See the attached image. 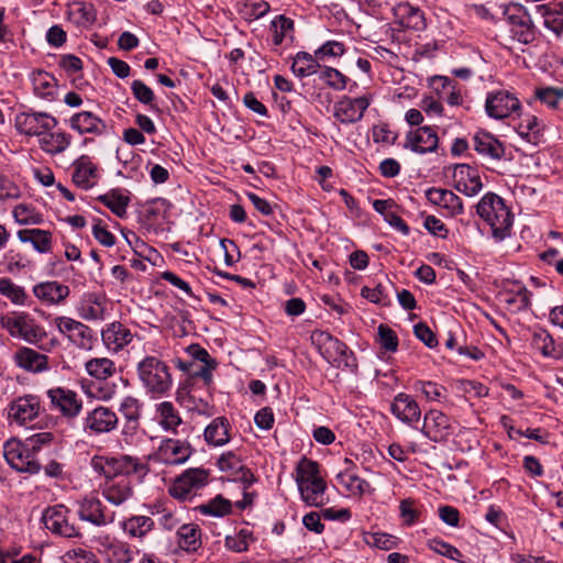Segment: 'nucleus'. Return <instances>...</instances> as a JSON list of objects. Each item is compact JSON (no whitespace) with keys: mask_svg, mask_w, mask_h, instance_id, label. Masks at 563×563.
<instances>
[{"mask_svg":"<svg viewBox=\"0 0 563 563\" xmlns=\"http://www.w3.org/2000/svg\"><path fill=\"white\" fill-rule=\"evenodd\" d=\"M295 481L306 505L320 507L325 504L327 484L319 474L317 462L302 457L296 466Z\"/></svg>","mask_w":563,"mask_h":563,"instance_id":"nucleus-1","label":"nucleus"},{"mask_svg":"<svg viewBox=\"0 0 563 563\" xmlns=\"http://www.w3.org/2000/svg\"><path fill=\"white\" fill-rule=\"evenodd\" d=\"M476 208L477 214L492 228L493 236L497 241L509 235L512 214L501 197L488 192L482 197Z\"/></svg>","mask_w":563,"mask_h":563,"instance_id":"nucleus-2","label":"nucleus"},{"mask_svg":"<svg viewBox=\"0 0 563 563\" xmlns=\"http://www.w3.org/2000/svg\"><path fill=\"white\" fill-rule=\"evenodd\" d=\"M142 386L152 397L166 395L173 386L169 366L156 356H146L136 366Z\"/></svg>","mask_w":563,"mask_h":563,"instance_id":"nucleus-3","label":"nucleus"},{"mask_svg":"<svg viewBox=\"0 0 563 563\" xmlns=\"http://www.w3.org/2000/svg\"><path fill=\"white\" fill-rule=\"evenodd\" d=\"M0 325L16 339L30 344L38 343L44 336V329L25 312L8 313L0 318Z\"/></svg>","mask_w":563,"mask_h":563,"instance_id":"nucleus-4","label":"nucleus"},{"mask_svg":"<svg viewBox=\"0 0 563 563\" xmlns=\"http://www.w3.org/2000/svg\"><path fill=\"white\" fill-rule=\"evenodd\" d=\"M312 342L318 346L324 360L336 366H355V358L347 346L324 331H314L311 334Z\"/></svg>","mask_w":563,"mask_h":563,"instance_id":"nucleus-5","label":"nucleus"},{"mask_svg":"<svg viewBox=\"0 0 563 563\" xmlns=\"http://www.w3.org/2000/svg\"><path fill=\"white\" fill-rule=\"evenodd\" d=\"M3 456L8 464L18 472L36 474L41 465L26 442L10 439L3 444Z\"/></svg>","mask_w":563,"mask_h":563,"instance_id":"nucleus-6","label":"nucleus"},{"mask_svg":"<svg viewBox=\"0 0 563 563\" xmlns=\"http://www.w3.org/2000/svg\"><path fill=\"white\" fill-rule=\"evenodd\" d=\"M521 110V101L511 91L499 89L489 91L485 99V112L494 120H505L511 118L512 114L519 113Z\"/></svg>","mask_w":563,"mask_h":563,"instance_id":"nucleus-7","label":"nucleus"},{"mask_svg":"<svg viewBox=\"0 0 563 563\" xmlns=\"http://www.w3.org/2000/svg\"><path fill=\"white\" fill-rule=\"evenodd\" d=\"M58 331L81 350H91L96 342L95 332L88 325L69 317H57L54 320Z\"/></svg>","mask_w":563,"mask_h":563,"instance_id":"nucleus-8","label":"nucleus"},{"mask_svg":"<svg viewBox=\"0 0 563 563\" xmlns=\"http://www.w3.org/2000/svg\"><path fill=\"white\" fill-rule=\"evenodd\" d=\"M192 454V448L188 442L178 439H165L150 460L165 465H179L189 460Z\"/></svg>","mask_w":563,"mask_h":563,"instance_id":"nucleus-9","label":"nucleus"},{"mask_svg":"<svg viewBox=\"0 0 563 563\" xmlns=\"http://www.w3.org/2000/svg\"><path fill=\"white\" fill-rule=\"evenodd\" d=\"M57 125L58 120L47 112H23L15 118V126L20 133L37 136L38 140Z\"/></svg>","mask_w":563,"mask_h":563,"instance_id":"nucleus-10","label":"nucleus"},{"mask_svg":"<svg viewBox=\"0 0 563 563\" xmlns=\"http://www.w3.org/2000/svg\"><path fill=\"white\" fill-rule=\"evenodd\" d=\"M78 518L96 527H106L114 522L115 512L109 511L96 496H86L78 501Z\"/></svg>","mask_w":563,"mask_h":563,"instance_id":"nucleus-11","label":"nucleus"},{"mask_svg":"<svg viewBox=\"0 0 563 563\" xmlns=\"http://www.w3.org/2000/svg\"><path fill=\"white\" fill-rule=\"evenodd\" d=\"M209 472L202 467L186 470L169 488L173 497L185 500L207 485Z\"/></svg>","mask_w":563,"mask_h":563,"instance_id":"nucleus-12","label":"nucleus"},{"mask_svg":"<svg viewBox=\"0 0 563 563\" xmlns=\"http://www.w3.org/2000/svg\"><path fill=\"white\" fill-rule=\"evenodd\" d=\"M97 551L104 563H131L133 552L129 543L109 534L96 539Z\"/></svg>","mask_w":563,"mask_h":563,"instance_id":"nucleus-13","label":"nucleus"},{"mask_svg":"<svg viewBox=\"0 0 563 563\" xmlns=\"http://www.w3.org/2000/svg\"><path fill=\"white\" fill-rule=\"evenodd\" d=\"M41 401L36 396L26 395L12 400L8 408L9 423L19 427L25 426L38 417Z\"/></svg>","mask_w":563,"mask_h":563,"instance_id":"nucleus-14","label":"nucleus"},{"mask_svg":"<svg viewBox=\"0 0 563 563\" xmlns=\"http://www.w3.org/2000/svg\"><path fill=\"white\" fill-rule=\"evenodd\" d=\"M68 509L63 505H55L45 509L42 520L46 529L64 538L80 537L79 529L68 521Z\"/></svg>","mask_w":563,"mask_h":563,"instance_id":"nucleus-15","label":"nucleus"},{"mask_svg":"<svg viewBox=\"0 0 563 563\" xmlns=\"http://www.w3.org/2000/svg\"><path fill=\"white\" fill-rule=\"evenodd\" d=\"M117 413L108 407L98 406L84 419V430L90 434H102L114 430L118 426Z\"/></svg>","mask_w":563,"mask_h":563,"instance_id":"nucleus-16","label":"nucleus"},{"mask_svg":"<svg viewBox=\"0 0 563 563\" xmlns=\"http://www.w3.org/2000/svg\"><path fill=\"white\" fill-rule=\"evenodd\" d=\"M369 103L365 96L354 99L344 97L334 104V117L344 124L357 122L363 118Z\"/></svg>","mask_w":563,"mask_h":563,"instance_id":"nucleus-17","label":"nucleus"},{"mask_svg":"<svg viewBox=\"0 0 563 563\" xmlns=\"http://www.w3.org/2000/svg\"><path fill=\"white\" fill-rule=\"evenodd\" d=\"M421 432L433 442H441L451 434L450 419L443 412L431 409L426 412Z\"/></svg>","mask_w":563,"mask_h":563,"instance_id":"nucleus-18","label":"nucleus"},{"mask_svg":"<svg viewBox=\"0 0 563 563\" xmlns=\"http://www.w3.org/2000/svg\"><path fill=\"white\" fill-rule=\"evenodd\" d=\"M47 396L53 406L67 418L77 417L82 409V400L70 389L63 387L52 388L47 390Z\"/></svg>","mask_w":563,"mask_h":563,"instance_id":"nucleus-19","label":"nucleus"},{"mask_svg":"<svg viewBox=\"0 0 563 563\" xmlns=\"http://www.w3.org/2000/svg\"><path fill=\"white\" fill-rule=\"evenodd\" d=\"M102 497L112 506L119 507L133 496V486L129 477L104 481L100 485Z\"/></svg>","mask_w":563,"mask_h":563,"instance_id":"nucleus-20","label":"nucleus"},{"mask_svg":"<svg viewBox=\"0 0 563 563\" xmlns=\"http://www.w3.org/2000/svg\"><path fill=\"white\" fill-rule=\"evenodd\" d=\"M453 178L455 188L468 197L476 196L483 189L478 172L467 164L456 165L453 170Z\"/></svg>","mask_w":563,"mask_h":563,"instance_id":"nucleus-21","label":"nucleus"},{"mask_svg":"<svg viewBox=\"0 0 563 563\" xmlns=\"http://www.w3.org/2000/svg\"><path fill=\"white\" fill-rule=\"evenodd\" d=\"M439 137L431 126H421L407 134L405 147L419 154L432 153L438 148Z\"/></svg>","mask_w":563,"mask_h":563,"instance_id":"nucleus-22","label":"nucleus"},{"mask_svg":"<svg viewBox=\"0 0 563 563\" xmlns=\"http://www.w3.org/2000/svg\"><path fill=\"white\" fill-rule=\"evenodd\" d=\"M30 80L33 93L49 102L55 101L58 96V80L54 75L42 69H34L30 73Z\"/></svg>","mask_w":563,"mask_h":563,"instance_id":"nucleus-23","label":"nucleus"},{"mask_svg":"<svg viewBox=\"0 0 563 563\" xmlns=\"http://www.w3.org/2000/svg\"><path fill=\"white\" fill-rule=\"evenodd\" d=\"M68 124L79 134L102 135L107 131L106 122L91 111L74 113L68 120Z\"/></svg>","mask_w":563,"mask_h":563,"instance_id":"nucleus-24","label":"nucleus"},{"mask_svg":"<svg viewBox=\"0 0 563 563\" xmlns=\"http://www.w3.org/2000/svg\"><path fill=\"white\" fill-rule=\"evenodd\" d=\"M34 296L46 305H60L69 296L67 285L56 280L43 282L33 287Z\"/></svg>","mask_w":563,"mask_h":563,"instance_id":"nucleus-25","label":"nucleus"},{"mask_svg":"<svg viewBox=\"0 0 563 563\" xmlns=\"http://www.w3.org/2000/svg\"><path fill=\"white\" fill-rule=\"evenodd\" d=\"M108 460V479L128 477L130 474H141L145 472V465L139 459L130 455L118 457H107Z\"/></svg>","mask_w":563,"mask_h":563,"instance_id":"nucleus-26","label":"nucleus"},{"mask_svg":"<svg viewBox=\"0 0 563 563\" xmlns=\"http://www.w3.org/2000/svg\"><path fill=\"white\" fill-rule=\"evenodd\" d=\"M73 183L81 189H90L98 181V172L96 165L86 155L77 158L74 164Z\"/></svg>","mask_w":563,"mask_h":563,"instance_id":"nucleus-27","label":"nucleus"},{"mask_svg":"<svg viewBox=\"0 0 563 563\" xmlns=\"http://www.w3.org/2000/svg\"><path fill=\"white\" fill-rule=\"evenodd\" d=\"M101 339L109 350L119 352L132 342L133 334L122 323L112 322L101 331Z\"/></svg>","mask_w":563,"mask_h":563,"instance_id":"nucleus-28","label":"nucleus"},{"mask_svg":"<svg viewBox=\"0 0 563 563\" xmlns=\"http://www.w3.org/2000/svg\"><path fill=\"white\" fill-rule=\"evenodd\" d=\"M78 316L87 321H99L104 319L106 299L102 295L90 292L86 294L78 307Z\"/></svg>","mask_w":563,"mask_h":563,"instance_id":"nucleus-29","label":"nucleus"},{"mask_svg":"<svg viewBox=\"0 0 563 563\" xmlns=\"http://www.w3.org/2000/svg\"><path fill=\"white\" fill-rule=\"evenodd\" d=\"M391 412L402 422L412 423L420 419L421 411L417 401L409 395L398 394L393 404Z\"/></svg>","mask_w":563,"mask_h":563,"instance_id":"nucleus-30","label":"nucleus"},{"mask_svg":"<svg viewBox=\"0 0 563 563\" xmlns=\"http://www.w3.org/2000/svg\"><path fill=\"white\" fill-rule=\"evenodd\" d=\"M474 150L482 156L500 159L505 155L504 145L490 133L479 131L473 137Z\"/></svg>","mask_w":563,"mask_h":563,"instance_id":"nucleus-31","label":"nucleus"},{"mask_svg":"<svg viewBox=\"0 0 563 563\" xmlns=\"http://www.w3.org/2000/svg\"><path fill=\"white\" fill-rule=\"evenodd\" d=\"M71 143V135L65 131L48 130L38 140V146L49 155L64 153Z\"/></svg>","mask_w":563,"mask_h":563,"instance_id":"nucleus-32","label":"nucleus"},{"mask_svg":"<svg viewBox=\"0 0 563 563\" xmlns=\"http://www.w3.org/2000/svg\"><path fill=\"white\" fill-rule=\"evenodd\" d=\"M16 365L29 372H43L47 369L48 358L30 347H21L14 354Z\"/></svg>","mask_w":563,"mask_h":563,"instance_id":"nucleus-33","label":"nucleus"},{"mask_svg":"<svg viewBox=\"0 0 563 563\" xmlns=\"http://www.w3.org/2000/svg\"><path fill=\"white\" fill-rule=\"evenodd\" d=\"M426 195L430 202L450 210L453 214H461L463 212L461 198L451 190L430 188L427 190Z\"/></svg>","mask_w":563,"mask_h":563,"instance_id":"nucleus-34","label":"nucleus"},{"mask_svg":"<svg viewBox=\"0 0 563 563\" xmlns=\"http://www.w3.org/2000/svg\"><path fill=\"white\" fill-rule=\"evenodd\" d=\"M86 373L97 382H106L117 374V365L109 357H91L85 363Z\"/></svg>","mask_w":563,"mask_h":563,"instance_id":"nucleus-35","label":"nucleus"},{"mask_svg":"<svg viewBox=\"0 0 563 563\" xmlns=\"http://www.w3.org/2000/svg\"><path fill=\"white\" fill-rule=\"evenodd\" d=\"M18 239L22 243H31L38 253H48L52 251V233L42 229L19 230Z\"/></svg>","mask_w":563,"mask_h":563,"instance_id":"nucleus-36","label":"nucleus"},{"mask_svg":"<svg viewBox=\"0 0 563 563\" xmlns=\"http://www.w3.org/2000/svg\"><path fill=\"white\" fill-rule=\"evenodd\" d=\"M155 527L154 520L148 516H131L121 523L123 532L132 538L143 540Z\"/></svg>","mask_w":563,"mask_h":563,"instance_id":"nucleus-37","label":"nucleus"},{"mask_svg":"<svg viewBox=\"0 0 563 563\" xmlns=\"http://www.w3.org/2000/svg\"><path fill=\"white\" fill-rule=\"evenodd\" d=\"M155 413L158 424L167 432L176 433L177 427L183 422L178 410L170 401H162L157 404L155 406Z\"/></svg>","mask_w":563,"mask_h":563,"instance_id":"nucleus-38","label":"nucleus"},{"mask_svg":"<svg viewBox=\"0 0 563 563\" xmlns=\"http://www.w3.org/2000/svg\"><path fill=\"white\" fill-rule=\"evenodd\" d=\"M217 464L222 472L241 473L239 479L247 485L255 481L254 475L243 466L240 457L233 452L221 454Z\"/></svg>","mask_w":563,"mask_h":563,"instance_id":"nucleus-39","label":"nucleus"},{"mask_svg":"<svg viewBox=\"0 0 563 563\" xmlns=\"http://www.w3.org/2000/svg\"><path fill=\"white\" fill-rule=\"evenodd\" d=\"M395 14L400 19V23L405 27L422 30L426 26L423 12L408 2L397 5Z\"/></svg>","mask_w":563,"mask_h":563,"instance_id":"nucleus-40","label":"nucleus"},{"mask_svg":"<svg viewBox=\"0 0 563 563\" xmlns=\"http://www.w3.org/2000/svg\"><path fill=\"white\" fill-rule=\"evenodd\" d=\"M229 428L228 420L223 417H218L205 429V440L214 446L224 445L230 440Z\"/></svg>","mask_w":563,"mask_h":563,"instance_id":"nucleus-41","label":"nucleus"},{"mask_svg":"<svg viewBox=\"0 0 563 563\" xmlns=\"http://www.w3.org/2000/svg\"><path fill=\"white\" fill-rule=\"evenodd\" d=\"M177 537L179 548L186 552H195L202 544L200 529L194 523L180 526L177 531Z\"/></svg>","mask_w":563,"mask_h":563,"instance_id":"nucleus-42","label":"nucleus"},{"mask_svg":"<svg viewBox=\"0 0 563 563\" xmlns=\"http://www.w3.org/2000/svg\"><path fill=\"white\" fill-rule=\"evenodd\" d=\"M318 58L306 52L296 54L292 60L291 70L295 76L303 78L317 73L319 66Z\"/></svg>","mask_w":563,"mask_h":563,"instance_id":"nucleus-43","label":"nucleus"},{"mask_svg":"<svg viewBox=\"0 0 563 563\" xmlns=\"http://www.w3.org/2000/svg\"><path fill=\"white\" fill-rule=\"evenodd\" d=\"M336 482L353 495H363L371 489L369 483L350 472L349 467L336 475Z\"/></svg>","mask_w":563,"mask_h":563,"instance_id":"nucleus-44","label":"nucleus"},{"mask_svg":"<svg viewBox=\"0 0 563 563\" xmlns=\"http://www.w3.org/2000/svg\"><path fill=\"white\" fill-rule=\"evenodd\" d=\"M97 200L103 203L119 218L125 217L130 199L119 190H111L104 195H101L97 198Z\"/></svg>","mask_w":563,"mask_h":563,"instance_id":"nucleus-45","label":"nucleus"},{"mask_svg":"<svg viewBox=\"0 0 563 563\" xmlns=\"http://www.w3.org/2000/svg\"><path fill=\"white\" fill-rule=\"evenodd\" d=\"M542 122L536 115L525 117L518 125L519 135L532 144H538L542 134Z\"/></svg>","mask_w":563,"mask_h":563,"instance_id":"nucleus-46","label":"nucleus"},{"mask_svg":"<svg viewBox=\"0 0 563 563\" xmlns=\"http://www.w3.org/2000/svg\"><path fill=\"white\" fill-rule=\"evenodd\" d=\"M271 31L273 33L274 45H280L285 40H292L294 21L285 15H277L271 22Z\"/></svg>","mask_w":563,"mask_h":563,"instance_id":"nucleus-47","label":"nucleus"},{"mask_svg":"<svg viewBox=\"0 0 563 563\" xmlns=\"http://www.w3.org/2000/svg\"><path fill=\"white\" fill-rule=\"evenodd\" d=\"M532 345L545 357H559V352L555 347L554 340L552 335L544 329H539L533 332Z\"/></svg>","mask_w":563,"mask_h":563,"instance_id":"nucleus-48","label":"nucleus"},{"mask_svg":"<svg viewBox=\"0 0 563 563\" xmlns=\"http://www.w3.org/2000/svg\"><path fill=\"white\" fill-rule=\"evenodd\" d=\"M14 220L21 225L41 224L43 217L33 207L20 203L12 211Z\"/></svg>","mask_w":563,"mask_h":563,"instance_id":"nucleus-49","label":"nucleus"},{"mask_svg":"<svg viewBox=\"0 0 563 563\" xmlns=\"http://www.w3.org/2000/svg\"><path fill=\"white\" fill-rule=\"evenodd\" d=\"M415 387L423 394L427 400L430 401H442L448 397L446 388L431 380L417 382Z\"/></svg>","mask_w":563,"mask_h":563,"instance_id":"nucleus-50","label":"nucleus"},{"mask_svg":"<svg viewBox=\"0 0 563 563\" xmlns=\"http://www.w3.org/2000/svg\"><path fill=\"white\" fill-rule=\"evenodd\" d=\"M231 509V501L229 499L223 498L220 495L209 500L208 503L199 506V510L201 514L214 517H223L230 514Z\"/></svg>","mask_w":563,"mask_h":563,"instance_id":"nucleus-51","label":"nucleus"},{"mask_svg":"<svg viewBox=\"0 0 563 563\" xmlns=\"http://www.w3.org/2000/svg\"><path fill=\"white\" fill-rule=\"evenodd\" d=\"M0 294L15 305H23L26 298L24 289L9 278H0Z\"/></svg>","mask_w":563,"mask_h":563,"instance_id":"nucleus-52","label":"nucleus"},{"mask_svg":"<svg viewBox=\"0 0 563 563\" xmlns=\"http://www.w3.org/2000/svg\"><path fill=\"white\" fill-rule=\"evenodd\" d=\"M60 560L63 563H101L93 552L84 548H74L66 551Z\"/></svg>","mask_w":563,"mask_h":563,"instance_id":"nucleus-53","label":"nucleus"},{"mask_svg":"<svg viewBox=\"0 0 563 563\" xmlns=\"http://www.w3.org/2000/svg\"><path fill=\"white\" fill-rule=\"evenodd\" d=\"M141 408L142 405L136 398L128 396L121 401L119 411L130 423L136 424L141 417Z\"/></svg>","mask_w":563,"mask_h":563,"instance_id":"nucleus-54","label":"nucleus"},{"mask_svg":"<svg viewBox=\"0 0 563 563\" xmlns=\"http://www.w3.org/2000/svg\"><path fill=\"white\" fill-rule=\"evenodd\" d=\"M319 78L335 90L345 89L347 84V78L341 71L332 67H324L320 71Z\"/></svg>","mask_w":563,"mask_h":563,"instance_id":"nucleus-55","label":"nucleus"},{"mask_svg":"<svg viewBox=\"0 0 563 563\" xmlns=\"http://www.w3.org/2000/svg\"><path fill=\"white\" fill-rule=\"evenodd\" d=\"M71 14L76 16L77 23L82 26H89L96 21V9L90 3H75L71 9Z\"/></svg>","mask_w":563,"mask_h":563,"instance_id":"nucleus-56","label":"nucleus"},{"mask_svg":"<svg viewBox=\"0 0 563 563\" xmlns=\"http://www.w3.org/2000/svg\"><path fill=\"white\" fill-rule=\"evenodd\" d=\"M131 90L134 98L143 104L148 106L151 109H157L154 104V92L153 90L145 85L142 80H133L131 84Z\"/></svg>","mask_w":563,"mask_h":563,"instance_id":"nucleus-57","label":"nucleus"},{"mask_svg":"<svg viewBox=\"0 0 563 563\" xmlns=\"http://www.w3.org/2000/svg\"><path fill=\"white\" fill-rule=\"evenodd\" d=\"M534 95L542 103L554 109L558 107L560 100L563 99V89L553 87L538 88Z\"/></svg>","mask_w":563,"mask_h":563,"instance_id":"nucleus-58","label":"nucleus"},{"mask_svg":"<svg viewBox=\"0 0 563 563\" xmlns=\"http://www.w3.org/2000/svg\"><path fill=\"white\" fill-rule=\"evenodd\" d=\"M345 47L342 42L339 41H328L321 47L316 49L314 56L319 60H322L327 57H340L344 54Z\"/></svg>","mask_w":563,"mask_h":563,"instance_id":"nucleus-59","label":"nucleus"},{"mask_svg":"<svg viewBox=\"0 0 563 563\" xmlns=\"http://www.w3.org/2000/svg\"><path fill=\"white\" fill-rule=\"evenodd\" d=\"M378 342L388 352H395L398 347V339L395 331L384 324L378 325Z\"/></svg>","mask_w":563,"mask_h":563,"instance_id":"nucleus-60","label":"nucleus"},{"mask_svg":"<svg viewBox=\"0 0 563 563\" xmlns=\"http://www.w3.org/2000/svg\"><path fill=\"white\" fill-rule=\"evenodd\" d=\"M252 539L251 532L245 529L240 530V532L234 537L225 538V545L234 551V552H244L249 548V541Z\"/></svg>","mask_w":563,"mask_h":563,"instance_id":"nucleus-61","label":"nucleus"},{"mask_svg":"<svg viewBox=\"0 0 563 563\" xmlns=\"http://www.w3.org/2000/svg\"><path fill=\"white\" fill-rule=\"evenodd\" d=\"M429 548L445 556V558H449L451 560H455V561H460L462 554L461 552L453 545L440 540V539H432L430 542H429Z\"/></svg>","mask_w":563,"mask_h":563,"instance_id":"nucleus-62","label":"nucleus"},{"mask_svg":"<svg viewBox=\"0 0 563 563\" xmlns=\"http://www.w3.org/2000/svg\"><path fill=\"white\" fill-rule=\"evenodd\" d=\"M400 517L406 526H412L419 518V511L415 506V500L407 498L400 501Z\"/></svg>","mask_w":563,"mask_h":563,"instance_id":"nucleus-63","label":"nucleus"},{"mask_svg":"<svg viewBox=\"0 0 563 563\" xmlns=\"http://www.w3.org/2000/svg\"><path fill=\"white\" fill-rule=\"evenodd\" d=\"M543 25L558 37L563 36V15L554 12H547L543 15Z\"/></svg>","mask_w":563,"mask_h":563,"instance_id":"nucleus-64","label":"nucleus"}]
</instances>
